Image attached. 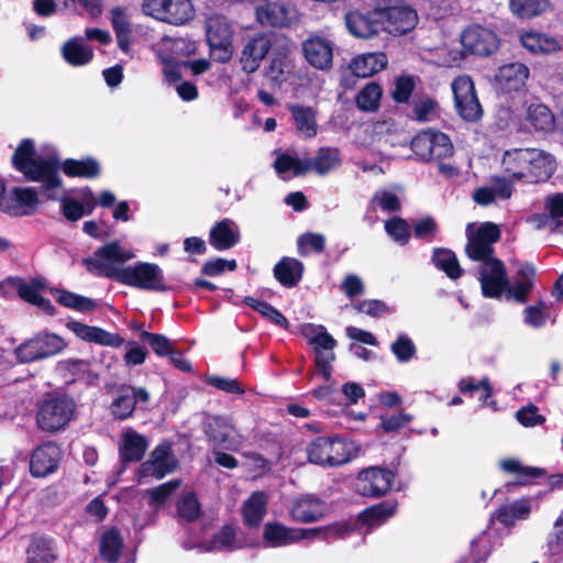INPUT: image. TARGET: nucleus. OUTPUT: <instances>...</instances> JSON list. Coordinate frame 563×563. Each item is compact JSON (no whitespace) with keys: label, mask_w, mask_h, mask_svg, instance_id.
<instances>
[{"label":"nucleus","mask_w":563,"mask_h":563,"mask_svg":"<svg viewBox=\"0 0 563 563\" xmlns=\"http://www.w3.org/2000/svg\"><path fill=\"white\" fill-rule=\"evenodd\" d=\"M451 86L459 115L467 122L479 121L483 109L472 78L470 76H459L452 81Z\"/></svg>","instance_id":"nucleus-11"},{"label":"nucleus","mask_w":563,"mask_h":563,"mask_svg":"<svg viewBox=\"0 0 563 563\" xmlns=\"http://www.w3.org/2000/svg\"><path fill=\"white\" fill-rule=\"evenodd\" d=\"M511 12L521 19H531L544 13L550 7L549 0H510Z\"/></svg>","instance_id":"nucleus-47"},{"label":"nucleus","mask_w":563,"mask_h":563,"mask_svg":"<svg viewBox=\"0 0 563 563\" xmlns=\"http://www.w3.org/2000/svg\"><path fill=\"white\" fill-rule=\"evenodd\" d=\"M66 347L67 343L60 335L44 331L21 343L15 355L21 363H32L54 356Z\"/></svg>","instance_id":"nucleus-7"},{"label":"nucleus","mask_w":563,"mask_h":563,"mask_svg":"<svg viewBox=\"0 0 563 563\" xmlns=\"http://www.w3.org/2000/svg\"><path fill=\"white\" fill-rule=\"evenodd\" d=\"M124 548L123 538L117 527L106 530L100 538L99 554L108 563H117Z\"/></svg>","instance_id":"nucleus-31"},{"label":"nucleus","mask_w":563,"mask_h":563,"mask_svg":"<svg viewBox=\"0 0 563 563\" xmlns=\"http://www.w3.org/2000/svg\"><path fill=\"white\" fill-rule=\"evenodd\" d=\"M391 352L399 362L404 363L415 356L417 349L409 336L400 334L397 336L396 341L393 342Z\"/></svg>","instance_id":"nucleus-62"},{"label":"nucleus","mask_w":563,"mask_h":563,"mask_svg":"<svg viewBox=\"0 0 563 563\" xmlns=\"http://www.w3.org/2000/svg\"><path fill=\"white\" fill-rule=\"evenodd\" d=\"M460 42L470 54L481 57L490 56L500 46V37H460Z\"/></svg>","instance_id":"nucleus-41"},{"label":"nucleus","mask_w":563,"mask_h":563,"mask_svg":"<svg viewBox=\"0 0 563 563\" xmlns=\"http://www.w3.org/2000/svg\"><path fill=\"white\" fill-rule=\"evenodd\" d=\"M180 479H172L148 490L150 505H163L178 489Z\"/></svg>","instance_id":"nucleus-61"},{"label":"nucleus","mask_w":563,"mask_h":563,"mask_svg":"<svg viewBox=\"0 0 563 563\" xmlns=\"http://www.w3.org/2000/svg\"><path fill=\"white\" fill-rule=\"evenodd\" d=\"M519 42L532 56L549 55L562 49L556 37H519Z\"/></svg>","instance_id":"nucleus-42"},{"label":"nucleus","mask_w":563,"mask_h":563,"mask_svg":"<svg viewBox=\"0 0 563 563\" xmlns=\"http://www.w3.org/2000/svg\"><path fill=\"white\" fill-rule=\"evenodd\" d=\"M431 260L439 271L444 272L453 280L460 278L463 274L455 253L449 249H435Z\"/></svg>","instance_id":"nucleus-40"},{"label":"nucleus","mask_w":563,"mask_h":563,"mask_svg":"<svg viewBox=\"0 0 563 563\" xmlns=\"http://www.w3.org/2000/svg\"><path fill=\"white\" fill-rule=\"evenodd\" d=\"M44 287L41 278H33L31 283L24 282L19 278L15 285L18 295L27 303L34 305L42 296L40 290Z\"/></svg>","instance_id":"nucleus-59"},{"label":"nucleus","mask_w":563,"mask_h":563,"mask_svg":"<svg viewBox=\"0 0 563 563\" xmlns=\"http://www.w3.org/2000/svg\"><path fill=\"white\" fill-rule=\"evenodd\" d=\"M134 254L121 247L119 241H111L93 252V256L82 260L87 272L106 277L121 285L142 290L166 291L162 268L154 263L137 262L134 265L118 266L132 260Z\"/></svg>","instance_id":"nucleus-1"},{"label":"nucleus","mask_w":563,"mask_h":563,"mask_svg":"<svg viewBox=\"0 0 563 563\" xmlns=\"http://www.w3.org/2000/svg\"><path fill=\"white\" fill-rule=\"evenodd\" d=\"M147 449L146 438L136 432L124 434L123 443L120 446V459L123 463L139 462Z\"/></svg>","instance_id":"nucleus-35"},{"label":"nucleus","mask_w":563,"mask_h":563,"mask_svg":"<svg viewBox=\"0 0 563 563\" xmlns=\"http://www.w3.org/2000/svg\"><path fill=\"white\" fill-rule=\"evenodd\" d=\"M325 250V236L322 233L306 232L297 238V251L300 256L310 252L320 254Z\"/></svg>","instance_id":"nucleus-51"},{"label":"nucleus","mask_w":563,"mask_h":563,"mask_svg":"<svg viewBox=\"0 0 563 563\" xmlns=\"http://www.w3.org/2000/svg\"><path fill=\"white\" fill-rule=\"evenodd\" d=\"M377 203L386 212H398L401 209V202L398 196L388 190H377L371 199V205Z\"/></svg>","instance_id":"nucleus-63"},{"label":"nucleus","mask_w":563,"mask_h":563,"mask_svg":"<svg viewBox=\"0 0 563 563\" xmlns=\"http://www.w3.org/2000/svg\"><path fill=\"white\" fill-rule=\"evenodd\" d=\"M526 119L536 131L551 132L555 128V117L544 103H530L527 108Z\"/></svg>","instance_id":"nucleus-34"},{"label":"nucleus","mask_w":563,"mask_h":563,"mask_svg":"<svg viewBox=\"0 0 563 563\" xmlns=\"http://www.w3.org/2000/svg\"><path fill=\"white\" fill-rule=\"evenodd\" d=\"M63 451L55 441L38 444L30 455L29 470L34 478H43L58 470Z\"/></svg>","instance_id":"nucleus-12"},{"label":"nucleus","mask_w":563,"mask_h":563,"mask_svg":"<svg viewBox=\"0 0 563 563\" xmlns=\"http://www.w3.org/2000/svg\"><path fill=\"white\" fill-rule=\"evenodd\" d=\"M501 471L515 474L516 481L520 485H527L531 478H538L545 475V470L536 466H525L521 462L514 457L504 459L499 463Z\"/></svg>","instance_id":"nucleus-36"},{"label":"nucleus","mask_w":563,"mask_h":563,"mask_svg":"<svg viewBox=\"0 0 563 563\" xmlns=\"http://www.w3.org/2000/svg\"><path fill=\"white\" fill-rule=\"evenodd\" d=\"M25 555V563H55L58 560L56 540L48 534L32 533Z\"/></svg>","instance_id":"nucleus-18"},{"label":"nucleus","mask_w":563,"mask_h":563,"mask_svg":"<svg viewBox=\"0 0 563 563\" xmlns=\"http://www.w3.org/2000/svg\"><path fill=\"white\" fill-rule=\"evenodd\" d=\"M532 148H514L506 151L503 157L505 170L514 180L521 181L523 174L528 170Z\"/></svg>","instance_id":"nucleus-30"},{"label":"nucleus","mask_w":563,"mask_h":563,"mask_svg":"<svg viewBox=\"0 0 563 563\" xmlns=\"http://www.w3.org/2000/svg\"><path fill=\"white\" fill-rule=\"evenodd\" d=\"M387 65L385 54L368 53L353 58L350 68L354 76L358 78H367L383 70Z\"/></svg>","instance_id":"nucleus-32"},{"label":"nucleus","mask_w":563,"mask_h":563,"mask_svg":"<svg viewBox=\"0 0 563 563\" xmlns=\"http://www.w3.org/2000/svg\"><path fill=\"white\" fill-rule=\"evenodd\" d=\"M236 530L233 525H224L211 539L202 544L207 552H231L235 550Z\"/></svg>","instance_id":"nucleus-37"},{"label":"nucleus","mask_w":563,"mask_h":563,"mask_svg":"<svg viewBox=\"0 0 563 563\" xmlns=\"http://www.w3.org/2000/svg\"><path fill=\"white\" fill-rule=\"evenodd\" d=\"M236 268L238 263L235 260L217 257L203 263L201 267V274L209 277H217L222 275L225 271L234 272Z\"/></svg>","instance_id":"nucleus-60"},{"label":"nucleus","mask_w":563,"mask_h":563,"mask_svg":"<svg viewBox=\"0 0 563 563\" xmlns=\"http://www.w3.org/2000/svg\"><path fill=\"white\" fill-rule=\"evenodd\" d=\"M482 294L485 298H500L507 294L509 278L505 263L500 260L481 265L478 269Z\"/></svg>","instance_id":"nucleus-17"},{"label":"nucleus","mask_w":563,"mask_h":563,"mask_svg":"<svg viewBox=\"0 0 563 563\" xmlns=\"http://www.w3.org/2000/svg\"><path fill=\"white\" fill-rule=\"evenodd\" d=\"M537 269L529 262L521 263L516 272L515 282L509 283L506 299L526 303L536 284Z\"/></svg>","instance_id":"nucleus-20"},{"label":"nucleus","mask_w":563,"mask_h":563,"mask_svg":"<svg viewBox=\"0 0 563 563\" xmlns=\"http://www.w3.org/2000/svg\"><path fill=\"white\" fill-rule=\"evenodd\" d=\"M303 264L294 257H282L274 266L273 273L276 280L286 288L296 287L303 276Z\"/></svg>","instance_id":"nucleus-24"},{"label":"nucleus","mask_w":563,"mask_h":563,"mask_svg":"<svg viewBox=\"0 0 563 563\" xmlns=\"http://www.w3.org/2000/svg\"><path fill=\"white\" fill-rule=\"evenodd\" d=\"M177 514L187 523L195 522L201 516V505L194 492L181 494L176 503Z\"/></svg>","instance_id":"nucleus-46"},{"label":"nucleus","mask_w":563,"mask_h":563,"mask_svg":"<svg viewBox=\"0 0 563 563\" xmlns=\"http://www.w3.org/2000/svg\"><path fill=\"white\" fill-rule=\"evenodd\" d=\"M143 12L162 22L185 25L195 16L190 0H143Z\"/></svg>","instance_id":"nucleus-9"},{"label":"nucleus","mask_w":563,"mask_h":563,"mask_svg":"<svg viewBox=\"0 0 563 563\" xmlns=\"http://www.w3.org/2000/svg\"><path fill=\"white\" fill-rule=\"evenodd\" d=\"M299 132L306 137H313L317 134V122L314 112L310 107L294 104L289 108Z\"/></svg>","instance_id":"nucleus-43"},{"label":"nucleus","mask_w":563,"mask_h":563,"mask_svg":"<svg viewBox=\"0 0 563 563\" xmlns=\"http://www.w3.org/2000/svg\"><path fill=\"white\" fill-rule=\"evenodd\" d=\"M395 479V473L386 467H369L360 472L356 479V492L366 497L384 496Z\"/></svg>","instance_id":"nucleus-14"},{"label":"nucleus","mask_w":563,"mask_h":563,"mask_svg":"<svg viewBox=\"0 0 563 563\" xmlns=\"http://www.w3.org/2000/svg\"><path fill=\"white\" fill-rule=\"evenodd\" d=\"M141 340L147 342L152 351L159 357L168 356L173 353L174 345L164 334L142 332Z\"/></svg>","instance_id":"nucleus-58"},{"label":"nucleus","mask_w":563,"mask_h":563,"mask_svg":"<svg viewBox=\"0 0 563 563\" xmlns=\"http://www.w3.org/2000/svg\"><path fill=\"white\" fill-rule=\"evenodd\" d=\"M412 152L424 162L451 157L454 148L450 137L440 131L423 130L411 140Z\"/></svg>","instance_id":"nucleus-8"},{"label":"nucleus","mask_w":563,"mask_h":563,"mask_svg":"<svg viewBox=\"0 0 563 563\" xmlns=\"http://www.w3.org/2000/svg\"><path fill=\"white\" fill-rule=\"evenodd\" d=\"M550 319L548 305L544 300H539L536 305L523 309V321L526 324L539 329L547 324Z\"/></svg>","instance_id":"nucleus-53"},{"label":"nucleus","mask_w":563,"mask_h":563,"mask_svg":"<svg viewBox=\"0 0 563 563\" xmlns=\"http://www.w3.org/2000/svg\"><path fill=\"white\" fill-rule=\"evenodd\" d=\"M531 157L533 159L529 163L522 180L529 184L547 181L554 172V163L551 156L543 151L532 148Z\"/></svg>","instance_id":"nucleus-23"},{"label":"nucleus","mask_w":563,"mask_h":563,"mask_svg":"<svg viewBox=\"0 0 563 563\" xmlns=\"http://www.w3.org/2000/svg\"><path fill=\"white\" fill-rule=\"evenodd\" d=\"M314 172L325 175L341 165L340 152L335 147H320L312 158Z\"/></svg>","instance_id":"nucleus-48"},{"label":"nucleus","mask_w":563,"mask_h":563,"mask_svg":"<svg viewBox=\"0 0 563 563\" xmlns=\"http://www.w3.org/2000/svg\"><path fill=\"white\" fill-rule=\"evenodd\" d=\"M457 386L462 394H473L474 391L482 390L479 400L483 404H486L487 399H489L494 393L488 377H484L479 382H476L475 378L471 376L463 377L460 379Z\"/></svg>","instance_id":"nucleus-54"},{"label":"nucleus","mask_w":563,"mask_h":563,"mask_svg":"<svg viewBox=\"0 0 563 563\" xmlns=\"http://www.w3.org/2000/svg\"><path fill=\"white\" fill-rule=\"evenodd\" d=\"M385 230L399 245L408 244L410 240V227L404 218L393 217L386 220Z\"/></svg>","instance_id":"nucleus-57"},{"label":"nucleus","mask_w":563,"mask_h":563,"mask_svg":"<svg viewBox=\"0 0 563 563\" xmlns=\"http://www.w3.org/2000/svg\"><path fill=\"white\" fill-rule=\"evenodd\" d=\"M347 31L352 35H405L417 23V12L408 5L375 7L367 13L358 10L349 11L344 18Z\"/></svg>","instance_id":"nucleus-2"},{"label":"nucleus","mask_w":563,"mask_h":563,"mask_svg":"<svg viewBox=\"0 0 563 563\" xmlns=\"http://www.w3.org/2000/svg\"><path fill=\"white\" fill-rule=\"evenodd\" d=\"M135 410V399L129 394V388L122 385L118 397L111 404V412L118 420L130 418Z\"/></svg>","instance_id":"nucleus-50"},{"label":"nucleus","mask_w":563,"mask_h":563,"mask_svg":"<svg viewBox=\"0 0 563 563\" xmlns=\"http://www.w3.org/2000/svg\"><path fill=\"white\" fill-rule=\"evenodd\" d=\"M415 87L416 84L411 76H400L395 81L391 97L397 103H406L409 101Z\"/></svg>","instance_id":"nucleus-64"},{"label":"nucleus","mask_w":563,"mask_h":563,"mask_svg":"<svg viewBox=\"0 0 563 563\" xmlns=\"http://www.w3.org/2000/svg\"><path fill=\"white\" fill-rule=\"evenodd\" d=\"M206 42L214 62L224 64L232 58L234 51L232 37H206Z\"/></svg>","instance_id":"nucleus-52"},{"label":"nucleus","mask_w":563,"mask_h":563,"mask_svg":"<svg viewBox=\"0 0 563 563\" xmlns=\"http://www.w3.org/2000/svg\"><path fill=\"white\" fill-rule=\"evenodd\" d=\"M63 58L71 66H82L93 58V51L88 44L80 43L78 37H70L62 46Z\"/></svg>","instance_id":"nucleus-33"},{"label":"nucleus","mask_w":563,"mask_h":563,"mask_svg":"<svg viewBox=\"0 0 563 563\" xmlns=\"http://www.w3.org/2000/svg\"><path fill=\"white\" fill-rule=\"evenodd\" d=\"M382 87L376 82L366 84L356 95L355 102L363 111H375L379 107Z\"/></svg>","instance_id":"nucleus-49"},{"label":"nucleus","mask_w":563,"mask_h":563,"mask_svg":"<svg viewBox=\"0 0 563 563\" xmlns=\"http://www.w3.org/2000/svg\"><path fill=\"white\" fill-rule=\"evenodd\" d=\"M76 409V402L70 396L55 391L47 393L37 402L35 424L45 433L56 434L64 431L74 420Z\"/></svg>","instance_id":"nucleus-4"},{"label":"nucleus","mask_w":563,"mask_h":563,"mask_svg":"<svg viewBox=\"0 0 563 563\" xmlns=\"http://www.w3.org/2000/svg\"><path fill=\"white\" fill-rule=\"evenodd\" d=\"M256 19L264 26L288 27L298 23L300 15L289 2L276 0L258 7Z\"/></svg>","instance_id":"nucleus-15"},{"label":"nucleus","mask_w":563,"mask_h":563,"mask_svg":"<svg viewBox=\"0 0 563 563\" xmlns=\"http://www.w3.org/2000/svg\"><path fill=\"white\" fill-rule=\"evenodd\" d=\"M396 509L397 504L395 501L383 500L364 509L360 515V519L363 523L369 526L380 523L394 516Z\"/></svg>","instance_id":"nucleus-45"},{"label":"nucleus","mask_w":563,"mask_h":563,"mask_svg":"<svg viewBox=\"0 0 563 563\" xmlns=\"http://www.w3.org/2000/svg\"><path fill=\"white\" fill-rule=\"evenodd\" d=\"M244 303L274 324L285 330L288 329L289 322L287 318L269 302L249 296L244 298Z\"/></svg>","instance_id":"nucleus-44"},{"label":"nucleus","mask_w":563,"mask_h":563,"mask_svg":"<svg viewBox=\"0 0 563 563\" xmlns=\"http://www.w3.org/2000/svg\"><path fill=\"white\" fill-rule=\"evenodd\" d=\"M352 530V526L347 522H334L318 528H294V542L313 538H321L323 540H328L331 537L344 539Z\"/></svg>","instance_id":"nucleus-25"},{"label":"nucleus","mask_w":563,"mask_h":563,"mask_svg":"<svg viewBox=\"0 0 563 563\" xmlns=\"http://www.w3.org/2000/svg\"><path fill=\"white\" fill-rule=\"evenodd\" d=\"M500 238V228L494 222H483L475 230L473 223H468L464 252L471 261L482 265L500 261L495 256V244Z\"/></svg>","instance_id":"nucleus-5"},{"label":"nucleus","mask_w":563,"mask_h":563,"mask_svg":"<svg viewBox=\"0 0 563 563\" xmlns=\"http://www.w3.org/2000/svg\"><path fill=\"white\" fill-rule=\"evenodd\" d=\"M325 511L324 503L311 495L296 499L290 508V516L296 522H316L320 520Z\"/></svg>","instance_id":"nucleus-21"},{"label":"nucleus","mask_w":563,"mask_h":563,"mask_svg":"<svg viewBox=\"0 0 563 563\" xmlns=\"http://www.w3.org/2000/svg\"><path fill=\"white\" fill-rule=\"evenodd\" d=\"M59 169L71 178H88L93 179L100 176L101 167L99 162L91 156H87L84 159L67 158L60 163Z\"/></svg>","instance_id":"nucleus-28"},{"label":"nucleus","mask_w":563,"mask_h":563,"mask_svg":"<svg viewBox=\"0 0 563 563\" xmlns=\"http://www.w3.org/2000/svg\"><path fill=\"white\" fill-rule=\"evenodd\" d=\"M232 224V220L223 219L210 229L209 243L214 250L227 251L240 242V233L231 228Z\"/></svg>","instance_id":"nucleus-27"},{"label":"nucleus","mask_w":563,"mask_h":563,"mask_svg":"<svg viewBox=\"0 0 563 563\" xmlns=\"http://www.w3.org/2000/svg\"><path fill=\"white\" fill-rule=\"evenodd\" d=\"M205 434L216 446H223L230 438L228 424L219 417L212 418L205 426Z\"/></svg>","instance_id":"nucleus-55"},{"label":"nucleus","mask_w":563,"mask_h":563,"mask_svg":"<svg viewBox=\"0 0 563 563\" xmlns=\"http://www.w3.org/2000/svg\"><path fill=\"white\" fill-rule=\"evenodd\" d=\"M267 511V496L256 490L242 505L243 522L249 528H258Z\"/></svg>","instance_id":"nucleus-26"},{"label":"nucleus","mask_w":563,"mask_h":563,"mask_svg":"<svg viewBox=\"0 0 563 563\" xmlns=\"http://www.w3.org/2000/svg\"><path fill=\"white\" fill-rule=\"evenodd\" d=\"M353 442L340 437H317L307 448L308 461L317 465L340 466L354 456Z\"/></svg>","instance_id":"nucleus-6"},{"label":"nucleus","mask_w":563,"mask_h":563,"mask_svg":"<svg viewBox=\"0 0 563 563\" xmlns=\"http://www.w3.org/2000/svg\"><path fill=\"white\" fill-rule=\"evenodd\" d=\"M178 465L173 455L172 444L163 442L155 446L151 452L150 459L140 465L139 474L141 477H155L161 479L173 473Z\"/></svg>","instance_id":"nucleus-16"},{"label":"nucleus","mask_w":563,"mask_h":563,"mask_svg":"<svg viewBox=\"0 0 563 563\" xmlns=\"http://www.w3.org/2000/svg\"><path fill=\"white\" fill-rule=\"evenodd\" d=\"M530 68L519 62L506 63L497 68L493 86L497 93L515 97L523 96L528 91Z\"/></svg>","instance_id":"nucleus-10"},{"label":"nucleus","mask_w":563,"mask_h":563,"mask_svg":"<svg viewBox=\"0 0 563 563\" xmlns=\"http://www.w3.org/2000/svg\"><path fill=\"white\" fill-rule=\"evenodd\" d=\"M263 540L272 548L289 545L295 543L294 528H288L277 521H269L264 526Z\"/></svg>","instance_id":"nucleus-39"},{"label":"nucleus","mask_w":563,"mask_h":563,"mask_svg":"<svg viewBox=\"0 0 563 563\" xmlns=\"http://www.w3.org/2000/svg\"><path fill=\"white\" fill-rule=\"evenodd\" d=\"M167 55H162L161 60L165 65L172 64L173 60L183 62V58L189 57L197 52V42L190 37H162Z\"/></svg>","instance_id":"nucleus-29"},{"label":"nucleus","mask_w":563,"mask_h":563,"mask_svg":"<svg viewBox=\"0 0 563 563\" xmlns=\"http://www.w3.org/2000/svg\"><path fill=\"white\" fill-rule=\"evenodd\" d=\"M205 29L207 35H227L239 32L238 25L222 14L208 16Z\"/></svg>","instance_id":"nucleus-56"},{"label":"nucleus","mask_w":563,"mask_h":563,"mask_svg":"<svg viewBox=\"0 0 563 563\" xmlns=\"http://www.w3.org/2000/svg\"><path fill=\"white\" fill-rule=\"evenodd\" d=\"M38 195H42L41 187H14L0 198V209L13 217L32 214L40 203Z\"/></svg>","instance_id":"nucleus-13"},{"label":"nucleus","mask_w":563,"mask_h":563,"mask_svg":"<svg viewBox=\"0 0 563 563\" xmlns=\"http://www.w3.org/2000/svg\"><path fill=\"white\" fill-rule=\"evenodd\" d=\"M52 294L60 306L78 312H90L97 308L93 299L70 290L55 288L52 290Z\"/></svg>","instance_id":"nucleus-38"},{"label":"nucleus","mask_w":563,"mask_h":563,"mask_svg":"<svg viewBox=\"0 0 563 563\" xmlns=\"http://www.w3.org/2000/svg\"><path fill=\"white\" fill-rule=\"evenodd\" d=\"M306 60L314 68L329 70L333 65V46L324 37H307L302 43Z\"/></svg>","instance_id":"nucleus-19"},{"label":"nucleus","mask_w":563,"mask_h":563,"mask_svg":"<svg viewBox=\"0 0 563 563\" xmlns=\"http://www.w3.org/2000/svg\"><path fill=\"white\" fill-rule=\"evenodd\" d=\"M11 163L26 180L41 183V194L45 200H58V191L63 187L58 158L36 157L34 142L31 139H23L15 148Z\"/></svg>","instance_id":"nucleus-3"},{"label":"nucleus","mask_w":563,"mask_h":563,"mask_svg":"<svg viewBox=\"0 0 563 563\" xmlns=\"http://www.w3.org/2000/svg\"><path fill=\"white\" fill-rule=\"evenodd\" d=\"M271 47L269 37H251L240 57L242 69L247 74L256 71Z\"/></svg>","instance_id":"nucleus-22"}]
</instances>
